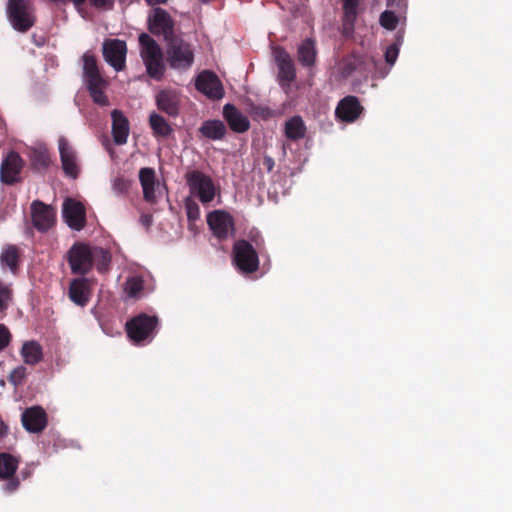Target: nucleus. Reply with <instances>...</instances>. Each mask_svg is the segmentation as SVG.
<instances>
[{"mask_svg": "<svg viewBox=\"0 0 512 512\" xmlns=\"http://www.w3.org/2000/svg\"><path fill=\"white\" fill-rule=\"evenodd\" d=\"M98 259L100 261L97 268L99 271H103L110 262L109 252L101 247H92L83 242H75L67 252V262L71 272L75 275L88 274Z\"/></svg>", "mask_w": 512, "mask_h": 512, "instance_id": "f257e3e1", "label": "nucleus"}, {"mask_svg": "<svg viewBox=\"0 0 512 512\" xmlns=\"http://www.w3.org/2000/svg\"><path fill=\"white\" fill-rule=\"evenodd\" d=\"M139 43L141 58L146 66L148 76L157 81L161 80L164 76L165 65L160 46L146 33L139 35Z\"/></svg>", "mask_w": 512, "mask_h": 512, "instance_id": "f03ea898", "label": "nucleus"}, {"mask_svg": "<svg viewBox=\"0 0 512 512\" xmlns=\"http://www.w3.org/2000/svg\"><path fill=\"white\" fill-rule=\"evenodd\" d=\"M6 12L9 22L18 32L25 33L35 25L36 17L30 0H9Z\"/></svg>", "mask_w": 512, "mask_h": 512, "instance_id": "7ed1b4c3", "label": "nucleus"}, {"mask_svg": "<svg viewBox=\"0 0 512 512\" xmlns=\"http://www.w3.org/2000/svg\"><path fill=\"white\" fill-rule=\"evenodd\" d=\"M158 324L157 316L141 313L127 321L126 332L130 340L136 344L150 342L157 332Z\"/></svg>", "mask_w": 512, "mask_h": 512, "instance_id": "20e7f679", "label": "nucleus"}, {"mask_svg": "<svg viewBox=\"0 0 512 512\" xmlns=\"http://www.w3.org/2000/svg\"><path fill=\"white\" fill-rule=\"evenodd\" d=\"M232 260L242 274H252L259 269L257 249L245 239L235 241L232 249Z\"/></svg>", "mask_w": 512, "mask_h": 512, "instance_id": "39448f33", "label": "nucleus"}, {"mask_svg": "<svg viewBox=\"0 0 512 512\" xmlns=\"http://www.w3.org/2000/svg\"><path fill=\"white\" fill-rule=\"evenodd\" d=\"M168 62L171 68L186 70L194 62V53L191 45L176 36L167 42Z\"/></svg>", "mask_w": 512, "mask_h": 512, "instance_id": "423d86ee", "label": "nucleus"}, {"mask_svg": "<svg viewBox=\"0 0 512 512\" xmlns=\"http://www.w3.org/2000/svg\"><path fill=\"white\" fill-rule=\"evenodd\" d=\"M186 181L192 194L203 203L211 202L215 197V186L210 176L194 170L186 174Z\"/></svg>", "mask_w": 512, "mask_h": 512, "instance_id": "0eeeda50", "label": "nucleus"}, {"mask_svg": "<svg viewBox=\"0 0 512 512\" xmlns=\"http://www.w3.org/2000/svg\"><path fill=\"white\" fill-rule=\"evenodd\" d=\"M207 224L219 241H225L235 233L233 216L224 210H214L207 215Z\"/></svg>", "mask_w": 512, "mask_h": 512, "instance_id": "6e6552de", "label": "nucleus"}, {"mask_svg": "<svg viewBox=\"0 0 512 512\" xmlns=\"http://www.w3.org/2000/svg\"><path fill=\"white\" fill-rule=\"evenodd\" d=\"M174 20L170 14L162 8H154L148 17V29L155 36H163L168 42L177 35L174 33Z\"/></svg>", "mask_w": 512, "mask_h": 512, "instance_id": "1a4fd4ad", "label": "nucleus"}, {"mask_svg": "<svg viewBox=\"0 0 512 512\" xmlns=\"http://www.w3.org/2000/svg\"><path fill=\"white\" fill-rule=\"evenodd\" d=\"M34 228L39 232H47L56 223V209L41 200H34L30 206Z\"/></svg>", "mask_w": 512, "mask_h": 512, "instance_id": "9d476101", "label": "nucleus"}, {"mask_svg": "<svg viewBox=\"0 0 512 512\" xmlns=\"http://www.w3.org/2000/svg\"><path fill=\"white\" fill-rule=\"evenodd\" d=\"M195 87L211 100H220L224 96L221 80L210 70H204L198 74L195 80Z\"/></svg>", "mask_w": 512, "mask_h": 512, "instance_id": "9b49d317", "label": "nucleus"}, {"mask_svg": "<svg viewBox=\"0 0 512 512\" xmlns=\"http://www.w3.org/2000/svg\"><path fill=\"white\" fill-rule=\"evenodd\" d=\"M24 167V161L20 155L15 152H9L2 160L0 166V180L3 184L14 185L21 182L20 173Z\"/></svg>", "mask_w": 512, "mask_h": 512, "instance_id": "f8f14e48", "label": "nucleus"}, {"mask_svg": "<svg viewBox=\"0 0 512 512\" xmlns=\"http://www.w3.org/2000/svg\"><path fill=\"white\" fill-rule=\"evenodd\" d=\"M126 52V43L122 40L109 39L103 43V57L116 71L124 69Z\"/></svg>", "mask_w": 512, "mask_h": 512, "instance_id": "ddd939ff", "label": "nucleus"}, {"mask_svg": "<svg viewBox=\"0 0 512 512\" xmlns=\"http://www.w3.org/2000/svg\"><path fill=\"white\" fill-rule=\"evenodd\" d=\"M63 218L73 230L80 231L86 225V212L82 203L68 198L63 203Z\"/></svg>", "mask_w": 512, "mask_h": 512, "instance_id": "4468645a", "label": "nucleus"}, {"mask_svg": "<svg viewBox=\"0 0 512 512\" xmlns=\"http://www.w3.org/2000/svg\"><path fill=\"white\" fill-rule=\"evenodd\" d=\"M275 61L278 66V78L282 86L290 85L296 79L295 64L289 53L278 47L275 50Z\"/></svg>", "mask_w": 512, "mask_h": 512, "instance_id": "2eb2a0df", "label": "nucleus"}, {"mask_svg": "<svg viewBox=\"0 0 512 512\" xmlns=\"http://www.w3.org/2000/svg\"><path fill=\"white\" fill-rule=\"evenodd\" d=\"M21 421L23 427L30 433H40L48 424L47 414L40 406L25 409L22 413Z\"/></svg>", "mask_w": 512, "mask_h": 512, "instance_id": "dca6fc26", "label": "nucleus"}, {"mask_svg": "<svg viewBox=\"0 0 512 512\" xmlns=\"http://www.w3.org/2000/svg\"><path fill=\"white\" fill-rule=\"evenodd\" d=\"M181 94L175 89H163L156 95L158 109L170 117H177L180 112Z\"/></svg>", "mask_w": 512, "mask_h": 512, "instance_id": "f3484780", "label": "nucleus"}, {"mask_svg": "<svg viewBox=\"0 0 512 512\" xmlns=\"http://www.w3.org/2000/svg\"><path fill=\"white\" fill-rule=\"evenodd\" d=\"M58 146L63 171L66 175L76 178L79 174V167L75 150L65 137L59 138Z\"/></svg>", "mask_w": 512, "mask_h": 512, "instance_id": "a211bd4d", "label": "nucleus"}, {"mask_svg": "<svg viewBox=\"0 0 512 512\" xmlns=\"http://www.w3.org/2000/svg\"><path fill=\"white\" fill-rule=\"evenodd\" d=\"M363 111L356 96H346L341 99L336 107L335 114L343 122L351 123L359 118Z\"/></svg>", "mask_w": 512, "mask_h": 512, "instance_id": "6ab92c4d", "label": "nucleus"}, {"mask_svg": "<svg viewBox=\"0 0 512 512\" xmlns=\"http://www.w3.org/2000/svg\"><path fill=\"white\" fill-rule=\"evenodd\" d=\"M68 296L75 305L85 307L91 298V288L88 279L84 277L73 279L69 285Z\"/></svg>", "mask_w": 512, "mask_h": 512, "instance_id": "aec40b11", "label": "nucleus"}, {"mask_svg": "<svg viewBox=\"0 0 512 512\" xmlns=\"http://www.w3.org/2000/svg\"><path fill=\"white\" fill-rule=\"evenodd\" d=\"M223 117L230 129L236 133H244L250 128L248 117L233 104L228 103L224 105Z\"/></svg>", "mask_w": 512, "mask_h": 512, "instance_id": "412c9836", "label": "nucleus"}, {"mask_svg": "<svg viewBox=\"0 0 512 512\" xmlns=\"http://www.w3.org/2000/svg\"><path fill=\"white\" fill-rule=\"evenodd\" d=\"M139 181L143 190V198L146 202L155 204L157 197L155 195L156 174L150 167H143L139 171Z\"/></svg>", "mask_w": 512, "mask_h": 512, "instance_id": "4be33fe9", "label": "nucleus"}, {"mask_svg": "<svg viewBox=\"0 0 512 512\" xmlns=\"http://www.w3.org/2000/svg\"><path fill=\"white\" fill-rule=\"evenodd\" d=\"M112 117V135L114 142L118 145H123L127 142L129 135V122L125 115L120 110H113Z\"/></svg>", "mask_w": 512, "mask_h": 512, "instance_id": "5701e85b", "label": "nucleus"}, {"mask_svg": "<svg viewBox=\"0 0 512 512\" xmlns=\"http://www.w3.org/2000/svg\"><path fill=\"white\" fill-rule=\"evenodd\" d=\"M317 58L316 43L313 39L307 38L301 42L297 49V59L306 68L315 65Z\"/></svg>", "mask_w": 512, "mask_h": 512, "instance_id": "b1692460", "label": "nucleus"}, {"mask_svg": "<svg viewBox=\"0 0 512 512\" xmlns=\"http://www.w3.org/2000/svg\"><path fill=\"white\" fill-rule=\"evenodd\" d=\"M20 354L28 365H36L43 360L42 346L35 340L26 341L22 345Z\"/></svg>", "mask_w": 512, "mask_h": 512, "instance_id": "393cba45", "label": "nucleus"}, {"mask_svg": "<svg viewBox=\"0 0 512 512\" xmlns=\"http://www.w3.org/2000/svg\"><path fill=\"white\" fill-rule=\"evenodd\" d=\"M20 256V249L16 245H7L2 250L0 261L3 266L8 267L13 274H16L19 269Z\"/></svg>", "mask_w": 512, "mask_h": 512, "instance_id": "a878e982", "label": "nucleus"}, {"mask_svg": "<svg viewBox=\"0 0 512 512\" xmlns=\"http://www.w3.org/2000/svg\"><path fill=\"white\" fill-rule=\"evenodd\" d=\"M363 57L359 54L352 53L344 57L338 66V71L343 79L349 78L362 64Z\"/></svg>", "mask_w": 512, "mask_h": 512, "instance_id": "bb28decb", "label": "nucleus"}, {"mask_svg": "<svg viewBox=\"0 0 512 512\" xmlns=\"http://www.w3.org/2000/svg\"><path fill=\"white\" fill-rule=\"evenodd\" d=\"M200 132L209 139L221 140L226 135L227 129L220 120H208L202 124Z\"/></svg>", "mask_w": 512, "mask_h": 512, "instance_id": "cd10ccee", "label": "nucleus"}, {"mask_svg": "<svg viewBox=\"0 0 512 512\" xmlns=\"http://www.w3.org/2000/svg\"><path fill=\"white\" fill-rule=\"evenodd\" d=\"M306 126L300 116H293L285 123V136L290 140H299L305 136Z\"/></svg>", "mask_w": 512, "mask_h": 512, "instance_id": "c85d7f7f", "label": "nucleus"}, {"mask_svg": "<svg viewBox=\"0 0 512 512\" xmlns=\"http://www.w3.org/2000/svg\"><path fill=\"white\" fill-rule=\"evenodd\" d=\"M105 85L104 79L86 82V87L92 100L100 106H107L109 104L108 97L104 92Z\"/></svg>", "mask_w": 512, "mask_h": 512, "instance_id": "c756f323", "label": "nucleus"}, {"mask_svg": "<svg viewBox=\"0 0 512 512\" xmlns=\"http://www.w3.org/2000/svg\"><path fill=\"white\" fill-rule=\"evenodd\" d=\"M19 460L7 452L0 453V478L14 476L18 469Z\"/></svg>", "mask_w": 512, "mask_h": 512, "instance_id": "7c9ffc66", "label": "nucleus"}, {"mask_svg": "<svg viewBox=\"0 0 512 512\" xmlns=\"http://www.w3.org/2000/svg\"><path fill=\"white\" fill-rule=\"evenodd\" d=\"M83 62L85 82L103 79L99 72L96 57L92 53L86 52L83 55Z\"/></svg>", "mask_w": 512, "mask_h": 512, "instance_id": "2f4dec72", "label": "nucleus"}, {"mask_svg": "<svg viewBox=\"0 0 512 512\" xmlns=\"http://www.w3.org/2000/svg\"><path fill=\"white\" fill-rule=\"evenodd\" d=\"M149 124L156 137L166 138L172 133V128L169 123L157 113H152L149 116Z\"/></svg>", "mask_w": 512, "mask_h": 512, "instance_id": "473e14b6", "label": "nucleus"}, {"mask_svg": "<svg viewBox=\"0 0 512 512\" xmlns=\"http://www.w3.org/2000/svg\"><path fill=\"white\" fill-rule=\"evenodd\" d=\"M31 167L35 171H44L50 164V157L46 150L32 149L30 151Z\"/></svg>", "mask_w": 512, "mask_h": 512, "instance_id": "72a5a7b5", "label": "nucleus"}, {"mask_svg": "<svg viewBox=\"0 0 512 512\" xmlns=\"http://www.w3.org/2000/svg\"><path fill=\"white\" fill-rule=\"evenodd\" d=\"M358 12H350L343 11L342 17V35L345 38L352 37L354 33L355 21L357 18Z\"/></svg>", "mask_w": 512, "mask_h": 512, "instance_id": "f704fd0d", "label": "nucleus"}, {"mask_svg": "<svg viewBox=\"0 0 512 512\" xmlns=\"http://www.w3.org/2000/svg\"><path fill=\"white\" fill-rule=\"evenodd\" d=\"M132 184V180L122 175H118L112 181V190L117 195L127 196L129 194Z\"/></svg>", "mask_w": 512, "mask_h": 512, "instance_id": "c9c22d12", "label": "nucleus"}, {"mask_svg": "<svg viewBox=\"0 0 512 512\" xmlns=\"http://www.w3.org/2000/svg\"><path fill=\"white\" fill-rule=\"evenodd\" d=\"M13 300V290L10 284L0 282V313H5Z\"/></svg>", "mask_w": 512, "mask_h": 512, "instance_id": "e433bc0d", "label": "nucleus"}, {"mask_svg": "<svg viewBox=\"0 0 512 512\" xmlns=\"http://www.w3.org/2000/svg\"><path fill=\"white\" fill-rule=\"evenodd\" d=\"M379 22L383 28L392 31L396 29L399 22V18L393 11L385 10L384 12L381 13Z\"/></svg>", "mask_w": 512, "mask_h": 512, "instance_id": "4c0bfd02", "label": "nucleus"}, {"mask_svg": "<svg viewBox=\"0 0 512 512\" xmlns=\"http://www.w3.org/2000/svg\"><path fill=\"white\" fill-rule=\"evenodd\" d=\"M185 209L187 218L190 222H193L199 218L200 208L195 201L191 200L190 198H187L185 201Z\"/></svg>", "mask_w": 512, "mask_h": 512, "instance_id": "58836bf2", "label": "nucleus"}, {"mask_svg": "<svg viewBox=\"0 0 512 512\" xmlns=\"http://www.w3.org/2000/svg\"><path fill=\"white\" fill-rule=\"evenodd\" d=\"M143 289V282L141 279L133 277L129 278L126 282V291L129 296L135 297Z\"/></svg>", "mask_w": 512, "mask_h": 512, "instance_id": "ea45409f", "label": "nucleus"}, {"mask_svg": "<svg viewBox=\"0 0 512 512\" xmlns=\"http://www.w3.org/2000/svg\"><path fill=\"white\" fill-rule=\"evenodd\" d=\"M26 375V368L24 366H18L10 373L9 381L15 386L21 385L24 382Z\"/></svg>", "mask_w": 512, "mask_h": 512, "instance_id": "a19ab883", "label": "nucleus"}, {"mask_svg": "<svg viewBox=\"0 0 512 512\" xmlns=\"http://www.w3.org/2000/svg\"><path fill=\"white\" fill-rule=\"evenodd\" d=\"M75 7L80 8L86 0H71ZM90 4L95 8H112L114 0H89Z\"/></svg>", "mask_w": 512, "mask_h": 512, "instance_id": "79ce46f5", "label": "nucleus"}, {"mask_svg": "<svg viewBox=\"0 0 512 512\" xmlns=\"http://www.w3.org/2000/svg\"><path fill=\"white\" fill-rule=\"evenodd\" d=\"M252 113L255 117L262 120H268L274 116V112L268 106L257 105L252 107Z\"/></svg>", "mask_w": 512, "mask_h": 512, "instance_id": "37998d69", "label": "nucleus"}, {"mask_svg": "<svg viewBox=\"0 0 512 512\" xmlns=\"http://www.w3.org/2000/svg\"><path fill=\"white\" fill-rule=\"evenodd\" d=\"M400 48L398 47L397 43H393L390 46L387 47L385 51V61L390 66L394 65L396 62L398 55H399Z\"/></svg>", "mask_w": 512, "mask_h": 512, "instance_id": "c03bdc74", "label": "nucleus"}, {"mask_svg": "<svg viewBox=\"0 0 512 512\" xmlns=\"http://www.w3.org/2000/svg\"><path fill=\"white\" fill-rule=\"evenodd\" d=\"M2 480H6V483L3 486V489L7 493L15 492L20 485V480L14 475L7 478H1Z\"/></svg>", "mask_w": 512, "mask_h": 512, "instance_id": "a18cd8bd", "label": "nucleus"}, {"mask_svg": "<svg viewBox=\"0 0 512 512\" xmlns=\"http://www.w3.org/2000/svg\"><path fill=\"white\" fill-rule=\"evenodd\" d=\"M11 341V334L4 324H0V351L4 350Z\"/></svg>", "mask_w": 512, "mask_h": 512, "instance_id": "49530a36", "label": "nucleus"}, {"mask_svg": "<svg viewBox=\"0 0 512 512\" xmlns=\"http://www.w3.org/2000/svg\"><path fill=\"white\" fill-rule=\"evenodd\" d=\"M249 242L255 245L256 249H261L264 246V239L259 231L257 230H251L249 232Z\"/></svg>", "mask_w": 512, "mask_h": 512, "instance_id": "de8ad7c7", "label": "nucleus"}, {"mask_svg": "<svg viewBox=\"0 0 512 512\" xmlns=\"http://www.w3.org/2000/svg\"><path fill=\"white\" fill-rule=\"evenodd\" d=\"M360 0H343V11L358 12Z\"/></svg>", "mask_w": 512, "mask_h": 512, "instance_id": "09e8293b", "label": "nucleus"}, {"mask_svg": "<svg viewBox=\"0 0 512 512\" xmlns=\"http://www.w3.org/2000/svg\"><path fill=\"white\" fill-rule=\"evenodd\" d=\"M140 222L146 228H149L152 224V216L150 214H143L140 217Z\"/></svg>", "mask_w": 512, "mask_h": 512, "instance_id": "8fccbe9b", "label": "nucleus"}, {"mask_svg": "<svg viewBox=\"0 0 512 512\" xmlns=\"http://www.w3.org/2000/svg\"><path fill=\"white\" fill-rule=\"evenodd\" d=\"M264 165L267 167L269 171H271L274 167V160L271 157H265Z\"/></svg>", "mask_w": 512, "mask_h": 512, "instance_id": "3c124183", "label": "nucleus"}, {"mask_svg": "<svg viewBox=\"0 0 512 512\" xmlns=\"http://www.w3.org/2000/svg\"><path fill=\"white\" fill-rule=\"evenodd\" d=\"M146 3L150 6L158 5V4H165L167 0H145Z\"/></svg>", "mask_w": 512, "mask_h": 512, "instance_id": "603ef678", "label": "nucleus"}, {"mask_svg": "<svg viewBox=\"0 0 512 512\" xmlns=\"http://www.w3.org/2000/svg\"><path fill=\"white\" fill-rule=\"evenodd\" d=\"M398 44V47L400 48V46L402 45L403 43V32H398L397 35H396V42Z\"/></svg>", "mask_w": 512, "mask_h": 512, "instance_id": "864d4df0", "label": "nucleus"}, {"mask_svg": "<svg viewBox=\"0 0 512 512\" xmlns=\"http://www.w3.org/2000/svg\"><path fill=\"white\" fill-rule=\"evenodd\" d=\"M121 3H132L134 0H119Z\"/></svg>", "mask_w": 512, "mask_h": 512, "instance_id": "5fc2aeb1", "label": "nucleus"}]
</instances>
